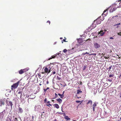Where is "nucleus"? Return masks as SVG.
Wrapping results in <instances>:
<instances>
[{
    "label": "nucleus",
    "mask_w": 121,
    "mask_h": 121,
    "mask_svg": "<svg viewBox=\"0 0 121 121\" xmlns=\"http://www.w3.org/2000/svg\"><path fill=\"white\" fill-rule=\"evenodd\" d=\"M96 106V103H94L92 107H93L95 108V107Z\"/></svg>",
    "instance_id": "21"
},
{
    "label": "nucleus",
    "mask_w": 121,
    "mask_h": 121,
    "mask_svg": "<svg viewBox=\"0 0 121 121\" xmlns=\"http://www.w3.org/2000/svg\"><path fill=\"white\" fill-rule=\"evenodd\" d=\"M45 73L47 74L50 73L51 71L50 65V64L46 66L44 69Z\"/></svg>",
    "instance_id": "1"
},
{
    "label": "nucleus",
    "mask_w": 121,
    "mask_h": 121,
    "mask_svg": "<svg viewBox=\"0 0 121 121\" xmlns=\"http://www.w3.org/2000/svg\"><path fill=\"white\" fill-rule=\"evenodd\" d=\"M114 74H110L109 75V77H113L114 76Z\"/></svg>",
    "instance_id": "29"
},
{
    "label": "nucleus",
    "mask_w": 121,
    "mask_h": 121,
    "mask_svg": "<svg viewBox=\"0 0 121 121\" xmlns=\"http://www.w3.org/2000/svg\"><path fill=\"white\" fill-rule=\"evenodd\" d=\"M4 100H0V106H2V105H4Z\"/></svg>",
    "instance_id": "10"
},
{
    "label": "nucleus",
    "mask_w": 121,
    "mask_h": 121,
    "mask_svg": "<svg viewBox=\"0 0 121 121\" xmlns=\"http://www.w3.org/2000/svg\"><path fill=\"white\" fill-rule=\"evenodd\" d=\"M110 39H113V38L112 37H111L110 38Z\"/></svg>",
    "instance_id": "45"
},
{
    "label": "nucleus",
    "mask_w": 121,
    "mask_h": 121,
    "mask_svg": "<svg viewBox=\"0 0 121 121\" xmlns=\"http://www.w3.org/2000/svg\"><path fill=\"white\" fill-rule=\"evenodd\" d=\"M57 78L58 80H60L61 79L58 76H57Z\"/></svg>",
    "instance_id": "31"
},
{
    "label": "nucleus",
    "mask_w": 121,
    "mask_h": 121,
    "mask_svg": "<svg viewBox=\"0 0 121 121\" xmlns=\"http://www.w3.org/2000/svg\"><path fill=\"white\" fill-rule=\"evenodd\" d=\"M41 73H42V74H44V73H45V72H42Z\"/></svg>",
    "instance_id": "51"
},
{
    "label": "nucleus",
    "mask_w": 121,
    "mask_h": 121,
    "mask_svg": "<svg viewBox=\"0 0 121 121\" xmlns=\"http://www.w3.org/2000/svg\"><path fill=\"white\" fill-rule=\"evenodd\" d=\"M62 37H60V39H62Z\"/></svg>",
    "instance_id": "56"
},
{
    "label": "nucleus",
    "mask_w": 121,
    "mask_h": 121,
    "mask_svg": "<svg viewBox=\"0 0 121 121\" xmlns=\"http://www.w3.org/2000/svg\"><path fill=\"white\" fill-rule=\"evenodd\" d=\"M47 99L46 98H45L44 100V102L46 103L47 102Z\"/></svg>",
    "instance_id": "36"
},
{
    "label": "nucleus",
    "mask_w": 121,
    "mask_h": 121,
    "mask_svg": "<svg viewBox=\"0 0 121 121\" xmlns=\"http://www.w3.org/2000/svg\"><path fill=\"white\" fill-rule=\"evenodd\" d=\"M65 39H63V40L62 41V43H63V41H64V42H67V41H66L65 40L66 39V38H65Z\"/></svg>",
    "instance_id": "22"
},
{
    "label": "nucleus",
    "mask_w": 121,
    "mask_h": 121,
    "mask_svg": "<svg viewBox=\"0 0 121 121\" xmlns=\"http://www.w3.org/2000/svg\"><path fill=\"white\" fill-rule=\"evenodd\" d=\"M18 93L19 94H21V95H20V98H21V97H22V91H19V92H18Z\"/></svg>",
    "instance_id": "25"
},
{
    "label": "nucleus",
    "mask_w": 121,
    "mask_h": 121,
    "mask_svg": "<svg viewBox=\"0 0 121 121\" xmlns=\"http://www.w3.org/2000/svg\"><path fill=\"white\" fill-rule=\"evenodd\" d=\"M49 89V87H47V90L48 89Z\"/></svg>",
    "instance_id": "53"
},
{
    "label": "nucleus",
    "mask_w": 121,
    "mask_h": 121,
    "mask_svg": "<svg viewBox=\"0 0 121 121\" xmlns=\"http://www.w3.org/2000/svg\"><path fill=\"white\" fill-rule=\"evenodd\" d=\"M18 110L19 111L18 113H22L23 112V110L22 108L19 107Z\"/></svg>",
    "instance_id": "11"
},
{
    "label": "nucleus",
    "mask_w": 121,
    "mask_h": 121,
    "mask_svg": "<svg viewBox=\"0 0 121 121\" xmlns=\"http://www.w3.org/2000/svg\"><path fill=\"white\" fill-rule=\"evenodd\" d=\"M15 120H15V121H18V120H17V118L16 117L15 118Z\"/></svg>",
    "instance_id": "41"
},
{
    "label": "nucleus",
    "mask_w": 121,
    "mask_h": 121,
    "mask_svg": "<svg viewBox=\"0 0 121 121\" xmlns=\"http://www.w3.org/2000/svg\"><path fill=\"white\" fill-rule=\"evenodd\" d=\"M96 26V24L95 23V21H94L91 26L90 27L91 28V29H94Z\"/></svg>",
    "instance_id": "7"
},
{
    "label": "nucleus",
    "mask_w": 121,
    "mask_h": 121,
    "mask_svg": "<svg viewBox=\"0 0 121 121\" xmlns=\"http://www.w3.org/2000/svg\"><path fill=\"white\" fill-rule=\"evenodd\" d=\"M67 51V50L66 49H64L63 51V52L64 53L66 52Z\"/></svg>",
    "instance_id": "30"
},
{
    "label": "nucleus",
    "mask_w": 121,
    "mask_h": 121,
    "mask_svg": "<svg viewBox=\"0 0 121 121\" xmlns=\"http://www.w3.org/2000/svg\"><path fill=\"white\" fill-rule=\"evenodd\" d=\"M121 0H120V1H121ZM120 1V0H119L118 1V2H119Z\"/></svg>",
    "instance_id": "63"
},
{
    "label": "nucleus",
    "mask_w": 121,
    "mask_h": 121,
    "mask_svg": "<svg viewBox=\"0 0 121 121\" xmlns=\"http://www.w3.org/2000/svg\"><path fill=\"white\" fill-rule=\"evenodd\" d=\"M32 119H31V121H33L34 120V116H32Z\"/></svg>",
    "instance_id": "32"
},
{
    "label": "nucleus",
    "mask_w": 121,
    "mask_h": 121,
    "mask_svg": "<svg viewBox=\"0 0 121 121\" xmlns=\"http://www.w3.org/2000/svg\"><path fill=\"white\" fill-rule=\"evenodd\" d=\"M82 91H81L78 90H77V94H79L80 93H82Z\"/></svg>",
    "instance_id": "19"
},
{
    "label": "nucleus",
    "mask_w": 121,
    "mask_h": 121,
    "mask_svg": "<svg viewBox=\"0 0 121 121\" xmlns=\"http://www.w3.org/2000/svg\"><path fill=\"white\" fill-rule=\"evenodd\" d=\"M116 9V8L114 7L112 8L110 10V12H112L113 11H115Z\"/></svg>",
    "instance_id": "13"
},
{
    "label": "nucleus",
    "mask_w": 121,
    "mask_h": 121,
    "mask_svg": "<svg viewBox=\"0 0 121 121\" xmlns=\"http://www.w3.org/2000/svg\"><path fill=\"white\" fill-rule=\"evenodd\" d=\"M53 121H58L56 119H54Z\"/></svg>",
    "instance_id": "47"
},
{
    "label": "nucleus",
    "mask_w": 121,
    "mask_h": 121,
    "mask_svg": "<svg viewBox=\"0 0 121 121\" xmlns=\"http://www.w3.org/2000/svg\"><path fill=\"white\" fill-rule=\"evenodd\" d=\"M52 74H55L56 73V72L55 71H53L52 72Z\"/></svg>",
    "instance_id": "37"
},
{
    "label": "nucleus",
    "mask_w": 121,
    "mask_h": 121,
    "mask_svg": "<svg viewBox=\"0 0 121 121\" xmlns=\"http://www.w3.org/2000/svg\"><path fill=\"white\" fill-rule=\"evenodd\" d=\"M53 106L57 109H58L59 108V106L57 104H54L53 105Z\"/></svg>",
    "instance_id": "15"
},
{
    "label": "nucleus",
    "mask_w": 121,
    "mask_h": 121,
    "mask_svg": "<svg viewBox=\"0 0 121 121\" xmlns=\"http://www.w3.org/2000/svg\"><path fill=\"white\" fill-rule=\"evenodd\" d=\"M67 120H70V118H69L68 116H65L64 117Z\"/></svg>",
    "instance_id": "17"
},
{
    "label": "nucleus",
    "mask_w": 121,
    "mask_h": 121,
    "mask_svg": "<svg viewBox=\"0 0 121 121\" xmlns=\"http://www.w3.org/2000/svg\"><path fill=\"white\" fill-rule=\"evenodd\" d=\"M38 74V77L39 78L41 79L42 78L43 76L41 75L40 73H39Z\"/></svg>",
    "instance_id": "18"
},
{
    "label": "nucleus",
    "mask_w": 121,
    "mask_h": 121,
    "mask_svg": "<svg viewBox=\"0 0 121 121\" xmlns=\"http://www.w3.org/2000/svg\"><path fill=\"white\" fill-rule=\"evenodd\" d=\"M26 71V69H21L19 71V73L20 74H21L24 73Z\"/></svg>",
    "instance_id": "8"
},
{
    "label": "nucleus",
    "mask_w": 121,
    "mask_h": 121,
    "mask_svg": "<svg viewBox=\"0 0 121 121\" xmlns=\"http://www.w3.org/2000/svg\"><path fill=\"white\" fill-rule=\"evenodd\" d=\"M99 34L101 36H103L105 33L104 32H103V30H100V32H99Z\"/></svg>",
    "instance_id": "12"
},
{
    "label": "nucleus",
    "mask_w": 121,
    "mask_h": 121,
    "mask_svg": "<svg viewBox=\"0 0 121 121\" xmlns=\"http://www.w3.org/2000/svg\"><path fill=\"white\" fill-rule=\"evenodd\" d=\"M99 18L100 17H98L96 20L94 21H95V23H96V24L97 25L101 23V21Z\"/></svg>",
    "instance_id": "5"
},
{
    "label": "nucleus",
    "mask_w": 121,
    "mask_h": 121,
    "mask_svg": "<svg viewBox=\"0 0 121 121\" xmlns=\"http://www.w3.org/2000/svg\"><path fill=\"white\" fill-rule=\"evenodd\" d=\"M119 57L118 58L119 59H120L121 58L120 57Z\"/></svg>",
    "instance_id": "62"
},
{
    "label": "nucleus",
    "mask_w": 121,
    "mask_h": 121,
    "mask_svg": "<svg viewBox=\"0 0 121 121\" xmlns=\"http://www.w3.org/2000/svg\"><path fill=\"white\" fill-rule=\"evenodd\" d=\"M47 80V81H46V84H48L49 83V82Z\"/></svg>",
    "instance_id": "42"
},
{
    "label": "nucleus",
    "mask_w": 121,
    "mask_h": 121,
    "mask_svg": "<svg viewBox=\"0 0 121 121\" xmlns=\"http://www.w3.org/2000/svg\"><path fill=\"white\" fill-rule=\"evenodd\" d=\"M93 111H94L95 110V108L93 107Z\"/></svg>",
    "instance_id": "44"
},
{
    "label": "nucleus",
    "mask_w": 121,
    "mask_h": 121,
    "mask_svg": "<svg viewBox=\"0 0 121 121\" xmlns=\"http://www.w3.org/2000/svg\"><path fill=\"white\" fill-rule=\"evenodd\" d=\"M105 85H106V86H107L108 85V84L107 83H105Z\"/></svg>",
    "instance_id": "43"
},
{
    "label": "nucleus",
    "mask_w": 121,
    "mask_h": 121,
    "mask_svg": "<svg viewBox=\"0 0 121 121\" xmlns=\"http://www.w3.org/2000/svg\"><path fill=\"white\" fill-rule=\"evenodd\" d=\"M48 104L49 105H50V106H52V105L51 104Z\"/></svg>",
    "instance_id": "54"
},
{
    "label": "nucleus",
    "mask_w": 121,
    "mask_h": 121,
    "mask_svg": "<svg viewBox=\"0 0 121 121\" xmlns=\"http://www.w3.org/2000/svg\"><path fill=\"white\" fill-rule=\"evenodd\" d=\"M64 97V95L63 94H61V95L60 96V98H63Z\"/></svg>",
    "instance_id": "27"
},
{
    "label": "nucleus",
    "mask_w": 121,
    "mask_h": 121,
    "mask_svg": "<svg viewBox=\"0 0 121 121\" xmlns=\"http://www.w3.org/2000/svg\"><path fill=\"white\" fill-rule=\"evenodd\" d=\"M78 43L80 45L82 44L83 42V41L82 39L81 38H79L77 39Z\"/></svg>",
    "instance_id": "6"
},
{
    "label": "nucleus",
    "mask_w": 121,
    "mask_h": 121,
    "mask_svg": "<svg viewBox=\"0 0 121 121\" xmlns=\"http://www.w3.org/2000/svg\"><path fill=\"white\" fill-rule=\"evenodd\" d=\"M86 66L85 65L83 67V70H84L86 69Z\"/></svg>",
    "instance_id": "26"
},
{
    "label": "nucleus",
    "mask_w": 121,
    "mask_h": 121,
    "mask_svg": "<svg viewBox=\"0 0 121 121\" xmlns=\"http://www.w3.org/2000/svg\"><path fill=\"white\" fill-rule=\"evenodd\" d=\"M20 81H19L17 83L13 84L11 86V90H13V89L16 88L17 87Z\"/></svg>",
    "instance_id": "2"
},
{
    "label": "nucleus",
    "mask_w": 121,
    "mask_h": 121,
    "mask_svg": "<svg viewBox=\"0 0 121 121\" xmlns=\"http://www.w3.org/2000/svg\"><path fill=\"white\" fill-rule=\"evenodd\" d=\"M108 81H109L110 82H111L112 81V79H108Z\"/></svg>",
    "instance_id": "28"
},
{
    "label": "nucleus",
    "mask_w": 121,
    "mask_h": 121,
    "mask_svg": "<svg viewBox=\"0 0 121 121\" xmlns=\"http://www.w3.org/2000/svg\"><path fill=\"white\" fill-rule=\"evenodd\" d=\"M108 10L107 9L105 10L103 12V13H104L105 12H106Z\"/></svg>",
    "instance_id": "35"
},
{
    "label": "nucleus",
    "mask_w": 121,
    "mask_h": 121,
    "mask_svg": "<svg viewBox=\"0 0 121 121\" xmlns=\"http://www.w3.org/2000/svg\"><path fill=\"white\" fill-rule=\"evenodd\" d=\"M61 110H62V112H64V111H63V110H62V108Z\"/></svg>",
    "instance_id": "61"
},
{
    "label": "nucleus",
    "mask_w": 121,
    "mask_h": 121,
    "mask_svg": "<svg viewBox=\"0 0 121 121\" xmlns=\"http://www.w3.org/2000/svg\"><path fill=\"white\" fill-rule=\"evenodd\" d=\"M94 46L96 48H97L100 47V45L99 44L95 43L94 44Z\"/></svg>",
    "instance_id": "9"
},
{
    "label": "nucleus",
    "mask_w": 121,
    "mask_h": 121,
    "mask_svg": "<svg viewBox=\"0 0 121 121\" xmlns=\"http://www.w3.org/2000/svg\"><path fill=\"white\" fill-rule=\"evenodd\" d=\"M89 103H90L91 104L90 105H91H91H92V101L91 100H89L88 101V103H86V104L87 105H88V104Z\"/></svg>",
    "instance_id": "16"
},
{
    "label": "nucleus",
    "mask_w": 121,
    "mask_h": 121,
    "mask_svg": "<svg viewBox=\"0 0 121 121\" xmlns=\"http://www.w3.org/2000/svg\"><path fill=\"white\" fill-rule=\"evenodd\" d=\"M44 112H40V113H44Z\"/></svg>",
    "instance_id": "55"
},
{
    "label": "nucleus",
    "mask_w": 121,
    "mask_h": 121,
    "mask_svg": "<svg viewBox=\"0 0 121 121\" xmlns=\"http://www.w3.org/2000/svg\"><path fill=\"white\" fill-rule=\"evenodd\" d=\"M47 22V23H49V25L50 24V21H48Z\"/></svg>",
    "instance_id": "39"
},
{
    "label": "nucleus",
    "mask_w": 121,
    "mask_h": 121,
    "mask_svg": "<svg viewBox=\"0 0 121 121\" xmlns=\"http://www.w3.org/2000/svg\"><path fill=\"white\" fill-rule=\"evenodd\" d=\"M64 91L63 92V94H63L64 95Z\"/></svg>",
    "instance_id": "60"
},
{
    "label": "nucleus",
    "mask_w": 121,
    "mask_h": 121,
    "mask_svg": "<svg viewBox=\"0 0 121 121\" xmlns=\"http://www.w3.org/2000/svg\"><path fill=\"white\" fill-rule=\"evenodd\" d=\"M50 101H48V102H47V103H50Z\"/></svg>",
    "instance_id": "59"
},
{
    "label": "nucleus",
    "mask_w": 121,
    "mask_h": 121,
    "mask_svg": "<svg viewBox=\"0 0 121 121\" xmlns=\"http://www.w3.org/2000/svg\"><path fill=\"white\" fill-rule=\"evenodd\" d=\"M52 102H53L54 101V100H52Z\"/></svg>",
    "instance_id": "57"
},
{
    "label": "nucleus",
    "mask_w": 121,
    "mask_h": 121,
    "mask_svg": "<svg viewBox=\"0 0 121 121\" xmlns=\"http://www.w3.org/2000/svg\"><path fill=\"white\" fill-rule=\"evenodd\" d=\"M86 54V53H82V55H85Z\"/></svg>",
    "instance_id": "46"
},
{
    "label": "nucleus",
    "mask_w": 121,
    "mask_h": 121,
    "mask_svg": "<svg viewBox=\"0 0 121 121\" xmlns=\"http://www.w3.org/2000/svg\"><path fill=\"white\" fill-rule=\"evenodd\" d=\"M120 23H118V24H117L116 25H120Z\"/></svg>",
    "instance_id": "52"
},
{
    "label": "nucleus",
    "mask_w": 121,
    "mask_h": 121,
    "mask_svg": "<svg viewBox=\"0 0 121 121\" xmlns=\"http://www.w3.org/2000/svg\"><path fill=\"white\" fill-rule=\"evenodd\" d=\"M9 99H7L6 101V104L8 106H10L11 108H12L13 104L12 102L11 101H9Z\"/></svg>",
    "instance_id": "4"
},
{
    "label": "nucleus",
    "mask_w": 121,
    "mask_h": 121,
    "mask_svg": "<svg viewBox=\"0 0 121 121\" xmlns=\"http://www.w3.org/2000/svg\"><path fill=\"white\" fill-rule=\"evenodd\" d=\"M121 87V85H120L119 86L118 88H120Z\"/></svg>",
    "instance_id": "49"
},
{
    "label": "nucleus",
    "mask_w": 121,
    "mask_h": 121,
    "mask_svg": "<svg viewBox=\"0 0 121 121\" xmlns=\"http://www.w3.org/2000/svg\"><path fill=\"white\" fill-rule=\"evenodd\" d=\"M118 35H121V32L118 33Z\"/></svg>",
    "instance_id": "40"
},
{
    "label": "nucleus",
    "mask_w": 121,
    "mask_h": 121,
    "mask_svg": "<svg viewBox=\"0 0 121 121\" xmlns=\"http://www.w3.org/2000/svg\"><path fill=\"white\" fill-rule=\"evenodd\" d=\"M94 55L95 56L96 55V53H95L94 54H90V55Z\"/></svg>",
    "instance_id": "34"
},
{
    "label": "nucleus",
    "mask_w": 121,
    "mask_h": 121,
    "mask_svg": "<svg viewBox=\"0 0 121 121\" xmlns=\"http://www.w3.org/2000/svg\"><path fill=\"white\" fill-rule=\"evenodd\" d=\"M43 90H44V92H46L47 91V89H43Z\"/></svg>",
    "instance_id": "38"
},
{
    "label": "nucleus",
    "mask_w": 121,
    "mask_h": 121,
    "mask_svg": "<svg viewBox=\"0 0 121 121\" xmlns=\"http://www.w3.org/2000/svg\"><path fill=\"white\" fill-rule=\"evenodd\" d=\"M56 100L58 101L60 104L61 103L62 101V100L60 98L56 99Z\"/></svg>",
    "instance_id": "14"
},
{
    "label": "nucleus",
    "mask_w": 121,
    "mask_h": 121,
    "mask_svg": "<svg viewBox=\"0 0 121 121\" xmlns=\"http://www.w3.org/2000/svg\"><path fill=\"white\" fill-rule=\"evenodd\" d=\"M112 67V66H110V67H109V70H110L111 69Z\"/></svg>",
    "instance_id": "33"
},
{
    "label": "nucleus",
    "mask_w": 121,
    "mask_h": 121,
    "mask_svg": "<svg viewBox=\"0 0 121 121\" xmlns=\"http://www.w3.org/2000/svg\"><path fill=\"white\" fill-rule=\"evenodd\" d=\"M76 121V120H73V121Z\"/></svg>",
    "instance_id": "64"
},
{
    "label": "nucleus",
    "mask_w": 121,
    "mask_h": 121,
    "mask_svg": "<svg viewBox=\"0 0 121 121\" xmlns=\"http://www.w3.org/2000/svg\"><path fill=\"white\" fill-rule=\"evenodd\" d=\"M76 102L78 103H79L80 102V104H81L82 103V101L81 102L80 101L77 100V101H76Z\"/></svg>",
    "instance_id": "24"
},
{
    "label": "nucleus",
    "mask_w": 121,
    "mask_h": 121,
    "mask_svg": "<svg viewBox=\"0 0 121 121\" xmlns=\"http://www.w3.org/2000/svg\"><path fill=\"white\" fill-rule=\"evenodd\" d=\"M55 97L54 99H56L58 97V95L57 94L55 93Z\"/></svg>",
    "instance_id": "23"
},
{
    "label": "nucleus",
    "mask_w": 121,
    "mask_h": 121,
    "mask_svg": "<svg viewBox=\"0 0 121 121\" xmlns=\"http://www.w3.org/2000/svg\"><path fill=\"white\" fill-rule=\"evenodd\" d=\"M85 53H86V54H88V53L87 52Z\"/></svg>",
    "instance_id": "58"
},
{
    "label": "nucleus",
    "mask_w": 121,
    "mask_h": 121,
    "mask_svg": "<svg viewBox=\"0 0 121 121\" xmlns=\"http://www.w3.org/2000/svg\"><path fill=\"white\" fill-rule=\"evenodd\" d=\"M63 114L64 115V116L65 115V113H63Z\"/></svg>",
    "instance_id": "50"
},
{
    "label": "nucleus",
    "mask_w": 121,
    "mask_h": 121,
    "mask_svg": "<svg viewBox=\"0 0 121 121\" xmlns=\"http://www.w3.org/2000/svg\"><path fill=\"white\" fill-rule=\"evenodd\" d=\"M61 95V94H58V95H59V96H60Z\"/></svg>",
    "instance_id": "48"
},
{
    "label": "nucleus",
    "mask_w": 121,
    "mask_h": 121,
    "mask_svg": "<svg viewBox=\"0 0 121 121\" xmlns=\"http://www.w3.org/2000/svg\"><path fill=\"white\" fill-rule=\"evenodd\" d=\"M117 96H119L120 98H121V91L117 95Z\"/></svg>",
    "instance_id": "20"
},
{
    "label": "nucleus",
    "mask_w": 121,
    "mask_h": 121,
    "mask_svg": "<svg viewBox=\"0 0 121 121\" xmlns=\"http://www.w3.org/2000/svg\"><path fill=\"white\" fill-rule=\"evenodd\" d=\"M60 55H61V54L60 53H57L54 55L52 56V57L49 58L47 60H49L52 58H58L59 56H60Z\"/></svg>",
    "instance_id": "3"
}]
</instances>
